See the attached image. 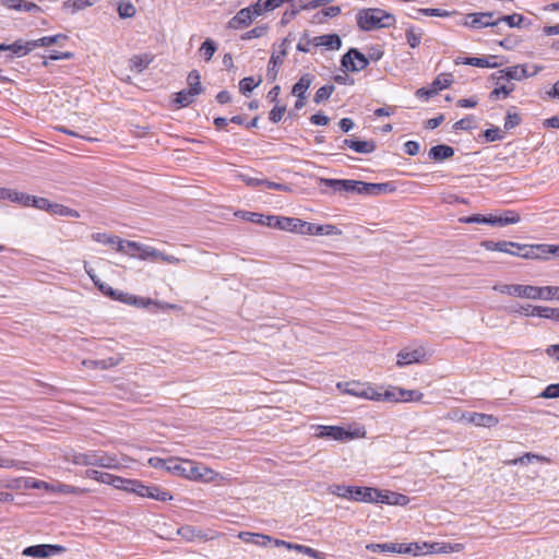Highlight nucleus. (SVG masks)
<instances>
[{
    "label": "nucleus",
    "mask_w": 559,
    "mask_h": 559,
    "mask_svg": "<svg viewBox=\"0 0 559 559\" xmlns=\"http://www.w3.org/2000/svg\"><path fill=\"white\" fill-rule=\"evenodd\" d=\"M429 158L436 162H442L454 155V148L447 144L435 145L429 150Z\"/></svg>",
    "instance_id": "5701e85b"
},
{
    "label": "nucleus",
    "mask_w": 559,
    "mask_h": 559,
    "mask_svg": "<svg viewBox=\"0 0 559 559\" xmlns=\"http://www.w3.org/2000/svg\"><path fill=\"white\" fill-rule=\"evenodd\" d=\"M52 202H50L47 198L44 197H35L29 194L28 206L35 207L37 210L50 212Z\"/></svg>",
    "instance_id": "ea45409f"
},
{
    "label": "nucleus",
    "mask_w": 559,
    "mask_h": 559,
    "mask_svg": "<svg viewBox=\"0 0 559 559\" xmlns=\"http://www.w3.org/2000/svg\"><path fill=\"white\" fill-rule=\"evenodd\" d=\"M66 461L81 466H100L114 468L118 465L115 456L108 455L103 451H87L84 453L72 452L66 454Z\"/></svg>",
    "instance_id": "7ed1b4c3"
},
{
    "label": "nucleus",
    "mask_w": 559,
    "mask_h": 559,
    "mask_svg": "<svg viewBox=\"0 0 559 559\" xmlns=\"http://www.w3.org/2000/svg\"><path fill=\"white\" fill-rule=\"evenodd\" d=\"M118 13L121 19L132 17L135 14V7L131 2L120 3Z\"/></svg>",
    "instance_id": "69168bd1"
},
{
    "label": "nucleus",
    "mask_w": 559,
    "mask_h": 559,
    "mask_svg": "<svg viewBox=\"0 0 559 559\" xmlns=\"http://www.w3.org/2000/svg\"><path fill=\"white\" fill-rule=\"evenodd\" d=\"M342 40L337 34H325L313 37V46L326 47L330 50H337L341 48Z\"/></svg>",
    "instance_id": "aec40b11"
},
{
    "label": "nucleus",
    "mask_w": 559,
    "mask_h": 559,
    "mask_svg": "<svg viewBox=\"0 0 559 559\" xmlns=\"http://www.w3.org/2000/svg\"><path fill=\"white\" fill-rule=\"evenodd\" d=\"M177 534L181 536L187 542H193L194 539H201V540H209L212 539V536H209V534L204 533L201 530H197L193 526L185 525L177 530Z\"/></svg>",
    "instance_id": "412c9836"
},
{
    "label": "nucleus",
    "mask_w": 559,
    "mask_h": 559,
    "mask_svg": "<svg viewBox=\"0 0 559 559\" xmlns=\"http://www.w3.org/2000/svg\"><path fill=\"white\" fill-rule=\"evenodd\" d=\"M266 32H267V26L259 25V26H255L254 28L246 32L245 34H242L241 39L249 40L252 38H259V37L264 36L266 34Z\"/></svg>",
    "instance_id": "bf43d9fd"
},
{
    "label": "nucleus",
    "mask_w": 559,
    "mask_h": 559,
    "mask_svg": "<svg viewBox=\"0 0 559 559\" xmlns=\"http://www.w3.org/2000/svg\"><path fill=\"white\" fill-rule=\"evenodd\" d=\"M395 22L393 14L379 8L361 9L356 14L357 26L365 32L390 28L395 25Z\"/></svg>",
    "instance_id": "f03ea898"
},
{
    "label": "nucleus",
    "mask_w": 559,
    "mask_h": 559,
    "mask_svg": "<svg viewBox=\"0 0 559 559\" xmlns=\"http://www.w3.org/2000/svg\"><path fill=\"white\" fill-rule=\"evenodd\" d=\"M399 391L400 388H393L391 390H385L383 393L378 392L379 399H373V401L400 402Z\"/></svg>",
    "instance_id": "052dcab7"
},
{
    "label": "nucleus",
    "mask_w": 559,
    "mask_h": 559,
    "mask_svg": "<svg viewBox=\"0 0 559 559\" xmlns=\"http://www.w3.org/2000/svg\"><path fill=\"white\" fill-rule=\"evenodd\" d=\"M531 313L538 314L539 318L551 319L559 322V308L538 307L537 309H533Z\"/></svg>",
    "instance_id": "58836bf2"
},
{
    "label": "nucleus",
    "mask_w": 559,
    "mask_h": 559,
    "mask_svg": "<svg viewBox=\"0 0 559 559\" xmlns=\"http://www.w3.org/2000/svg\"><path fill=\"white\" fill-rule=\"evenodd\" d=\"M143 243L132 241V240H118L117 250L122 253L130 254L134 257L136 252L138 254L141 252Z\"/></svg>",
    "instance_id": "f704fd0d"
},
{
    "label": "nucleus",
    "mask_w": 559,
    "mask_h": 559,
    "mask_svg": "<svg viewBox=\"0 0 559 559\" xmlns=\"http://www.w3.org/2000/svg\"><path fill=\"white\" fill-rule=\"evenodd\" d=\"M378 499L376 502L394 504V506H405L408 503L409 499L407 496L389 491V490H379L378 489Z\"/></svg>",
    "instance_id": "a211bd4d"
},
{
    "label": "nucleus",
    "mask_w": 559,
    "mask_h": 559,
    "mask_svg": "<svg viewBox=\"0 0 559 559\" xmlns=\"http://www.w3.org/2000/svg\"><path fill=\"white\" fill-rule=\"evenodd\" d=\"M341 66L350 72L361 71L369 66V58L357 48H350L342 56Z\"/></svg>",
    "instance_id": "423d86ee"
},
{
    "label": "nucleus",
    "mask_w": 559,
    "mask_h": 559,
    "mask_svg": "<svg viewBox=\"0 0 559 559\" xmlns=\"http://www.w3.org/2000/svg\"><path fill=\"white\" fill-rule=\"evenodd\" d=\"M199 94L192 92L190 88L182 90L175 94L174 104L179 107H187L195 100Z\"/></svg>",
    "instance_id": "c85d7f7f"
},
{
    "label": "nucleus",
    "mask_w": 559,
    "mask_h": 559,
    "mask_svg": "<svg viewBox=\"0 0 559 559\" xmlns=\"http://www.w3.org/2000/svg\"><path fill=\"white\" fill-rule=\"evenodd\" d=\"M501 78L520 81L528 76L526 67L523 64L512 66L500 71Z\"/></svg>",
    "instance_id": "bb28decb"
},
{
    "label": "nucleus",
    "mask_w": 559,
    "mask_h": 559,
    "mask_svg": "<svg viewBox=\"0 0 559 559\" xmlns=\"http://www.w3.org/2000/svg\"><path fill=\"white\" fill-rule=\"evenodd\" d=\"M349 147L359 154H370L376 151L377 145L373 140L365 141V140H353V139H344L342 141V145L340 148Z\"/></svg>",
    "instance_id": "ddd939ff"
},
{
    "label": "nucleus",
    "mask_w": 559,
    "mask_h": 559,
    "mask_svg": "<svg viewBox=\"0 0 559 559\" xmlns=\"http://www.w3.org/2000/svg\"><path fill=\"white\" fill-rule=\"evenodd\" d=\"M521 122V117L516 112L508 111L504 120V129L511 130L519 126Z\"/></svg>",
    "instance_id": "338daca9"
},
{
    "label": "nucleus",
    "mask_w": 559,
    "mask_h": 559,
    "mask_svg": "<svg viewBox=\"0 0 559 559\" xmlns=\"http://www.w3.org/2000/svg\"><path fill=\"white\" fill-rule=\"evenodd\" d=\"M424 397V394L417 390H405L401 389L399 391L400 402H419Z\"/></svg>",
    "instance_id": "37998d69"
},
{
    "label": "nucleus",
    "mask_w": 559,
    "mask_h": 559,
    "mask_svg": "<svg viewBox=\"0 0 559 559\" xmlns=\"http://www.w3.org/2000/svg\"><path fill=\"white\" fill-rule=\"evenodd\" d=\"M360 436L361 435L359 433L358 430L352 432V431L346 430L345 428L340 427V426L319 425L317 427V432H316L317 438H321V439L328 438V439H332V440H336V441L352 440V439L360 437Z\"/></svg>",
    "instance_id": "39448f33"
},
{
    "label": "nucleus",
    "mask_w": 559,
    "mask_h": 559,
    "mask_svg": "<svg viewBox=\"0 0 559 559\" xmlns=\"http://www.w3.org/2000/svg\"><path fill=\"white\" fill-rule=\"evenodd\" d=\"M498 24L504 22L509 27H522L525 17L522 14L513 13L511 15H503L497 19Z\"/></svg>",
    "instance_id": "c03bdc74"
},
{
    "label": "nucleus",
    "mask_w": 559,
    "mask_h": 559,
    "mask_svg": "<svg viewBox=\"0 0 559 559\" xmlns=\"http://www.w3.org/2000/svg\"><path fill=\"white\" fill-rule=\"evenodd\" d=\"M260 83L261 79L255 82L252 76H247L239 82V90L242 94L247 95L248 93H251Z\"/></svg>",
    "instance_id": "4d7b16f0"
},
{
    "label": "nucleus",
    "mask_w": 559,
    "mask_h": 559,
    "mask_svg": "<svg viewBox=\"0 0 559 559\" xmlns=\"http://www.w3.org/2000/svg\"><path fill=\"white\" fill-rule=\"evenodd\" d=\"M493 289L500 294L535 300L537 296L536 293L538 292L537 286L520 284L498 285L495 286Z\"/></svg>",
    "instance_id": "0eeeda50"
},
{
    "label": "nucleus",
    "mask_w": 559,
    "mask_h": 559,
    "mask_svg": "<svg viewBox=\"0 0 559 559\" xmlns=\"http://www.w3.org/2000/svg\"><path fill=\"white\" fill-rule=\"evenodd\" d=\"M438 550L440 549L437 548V546H432L428 543H411L408 546L403 545L402 547V554H412L414 556L435 554Z\"/></svg>",
    "instance_id": "4be33fe9"
},
{
    "label": "nucleus",
    "mask_w": 559,
    "mask_h": 559,
    "mask_svg": "<svg viewBox=\"0 0 559 559\" xmlns=\"http://www.w3.org/2000/svg\"><path fill=\"white\" fill-rule=\"evenodd\" d=\"M186 467V474L185 477L189 479H202L204 477V474L200 472V467L194 465L192 461L185 460Z\"/></svg>",
    "instance_id": "864d4df0"
},
{
    "label": "nucleus",
    "mask_w": 559,
    "mask_h": 559,
    "mask_svg": "<svg viewBox=\"0 0 559 559\" xmlns=\"http://www.w3.org/2000/svg\"><path fill=\"white\" fill-rule=\"evenodd\" d=\"M239 538H241L246 543H251L259 546H266L273 540L272 537L269 535L248 532H241L239 534Z\"/></svg>",
    "instance_id": "7c9ffc66"
},
{
    "label": "nucleus",
    "mask_w": 559,
    "mask_h": 559,
    "mask_svg": "<svg viewBox=\"0 0 559 559\" xmlns=\"http://www.w3.org/2000/svg\"><path fill=\"white\" fill-rule=\"evenodd\" d=\"M216 50L215 43L211 39H206L200 48L201 53L203 55L206 61L211 60L214 52Z\"/></svg>",
    "instance_id": "e2e57ef3"
},
{
    "label": "nucleus",
    "mask_w": 559,
    "mask_h": 559,
    "mask_svg": "<svg viewBox=\"0 0 559 559\" xmlns=\"http://www.w3.org/2000/svg\"><path fill=\"white\" fill-rule=\"evenodd\" d=\"M388 191H391L389 182L371 183L361 181L360 194L379 195Z\"/></svg>",
    "instance_id": "393cba45"
},
{
    "label": "nucleus",
    "mask_w": 559,
    "mask_h": 559,
    "mask_svg": "<svg viewBox=\"0 0 559 559\" xmlns=\"http://www.w3.org/2000/svg\"><path fill=\"white\" fill-rule=\"evenodd\" d=\"M459 222L464 223V224H472V223L489 224V225L493 226L492 215L485 216L481 214H474L471 216L461 217V218H459Z\"/></svg>",
    "instance_id": "a18cd8bd"
},
{
    "label": "nucleus",
    "mask_w": 559,
    "mask_h": 559,
    "mask_svg": "<svg viewBox=\"0 0 559 559\" xmlns=\"http://www.w3.org/2000/svg\"><path fill=\"white\" fill-rule=\"evenodd\" d=\"M344 392L357 397H362L371 401H373V399H379L378 391L374 388H372L369 384H364L355 381L346 382Z\"/></svg>",
    "instance_id": "9d476101"
},
{
    "label": "nucleus",
    "mask_w": 559,
    "mask_h": 559,
    "mask_svg": "<svg viewBox=\"0 0 559 559\" xmlns=\"http://www.w3.org/2000/svg\"><path fill=\"white\" fill-rule=\"evenodd\" d=\"M64 551V547L60 545H48V544H41V545H34L28 546L23 550V555L26 557H34V558H48L51 556H56Z\"/></svg>",
    "instance_id": "6e6552de"
},
{
    "label": "nucleus",
    "mask_w": 559,
    "mask_h": 559,
    "mask_svg": "<svg viewBox=\"0 0 559 559\" xmlns=\"http://www.w3.org/2000/svg\"><path fill=\"white\" fill-rule=\"evenodd\" d=\"M425 356L426 350L421 346L415 349L404 348L397 354L396 365L399 367H404L411 364L419 362L425 358Z\"/></svg>",
    "instance_id": "f8f14e48"
},
{
    "label": "nucleus",
    "mask_w": 559,
    "mask_h": 559,
    "mask_svg": "<svg viewBox=\"0 0 559 559\" xmlns=\"http://www.w3.org/2000/svg\"><path fill=\"white\" fill-rule=\"evenodd\" d=\"M186 467L187 465L185 464V461L179 462V460L175 457L168 459L167 472L175 475L185 476Z\"/></svg>",
    "instance_id": "3c124183"
},
{
    "label": "nucleus",
    "mask_w": 559,
    "mask_h": 559,
    "mask_svg": "<svg viewBox=\"0 0 559 559\" xmlns=\"http://www.w3.org/2000/svg\"><path fill=\"white\" fill-rule=\"evenodd\" d=\"M536 300H558L559 301V286H537Z\"/></svg>",
    "instance_id": "473e14b6"
},
{
    "label": "nucleus",
    "mask_w": 559,
    "mask_h": 559,
    "mask_svg": "<svg viewBox=\"0 0 559 559\" xmlns=\"http://www.w3.org/2000/svg\"><path fill=\"white\" fill-rule=\"evenodd\" d=\"M405 35L409 47L416 48L420 45L423 33H416L414 26L407 27Z\"/></svg>",
    "instance_id": "6e6d98bb"
},
{
    "label": "nucleus",
    "mask_w": 559,
    "mask_h": 559,
    "mask_svg": "<svg viewBox=\"0 0 559 559\" xmlns=\"http://www.w3.org/2000/svg\"><path fill=\"white\" fill-rule=\"evenodd\" d=\"M453 80H452V75L451 74H447V73H443V74H440L438 75L432 84H431V87L433 88V91L436 92V94L438 93V91H441L443 88H447L449 87L451 84H452Z\"/></svg>",
    "instance_id": "49530a36"
},
{
    "label": "nucleus",
    "mask_w": 559,
    "mask_h": 559,
    "mask_svg": "<svg viewBox=\"0 0 559 559\" xmlns=\"http://www.w3.org/2000/svg\"><path fill=\"white\" fill-rule=\"evenodd\" d=\"M148 486L143 485L141 481L135 479H124L123 486L121 489L133 492L140 497H146L148 491Z\"/></svg>",
    "instance_id": "2f4dec72"
},
{
    "label": "nucleus",
    "mask_w": 559,
    "mask_h": 559,
    "mask_svg": "<svg viewBox=\"0 0 559 559\" xmlns=\"http://www.w3.org/2000/svg\"><path fill=\"white\" fill-rule=\"evenodd\" d=\"M513 90H514V85H510V86L502 85L500 87H496L495 90H492L490 92L489 98L492 100H497L500 98L501 95L503 97H507L513 92Z\"/></svg>",
    "instance_id": "680f3d73"
},
{
    "label": "nucleus",
    "mask_w": 559,
    "mask_h": 559,
    "mask_svg": "<svg viewBox=\"0 0 559 559\" xmlns=\"http://www.w3.org/2000/svg\"><path fill=\"white\" fill-rule=\"evenodd\" d=\"M403 544L384 543V544H369L366 546L368 550L373 552H399L402 554Z\"/></svg>",
    "instance_id": "72a5a7b5"
},
{
    "label": "nucleus",
    "mask_w": 559,
    "mask_h": 559,
    "mask_svg": "<svg viewBox=\"0 0 559 559\" xmlns=\"http://www.w3.org/2000/svg\"><path fill=\"white\" fill-rule=\"evenodd\" d=\"M289 43L288 38H284L280 45V50L277 53L273 52L269 66L266 76L269 80L274 81L277 76V67L283 63L285 56L287 55V45Z\"/></svg>",
    "instance_id": "9b49d317"
},
{
    "label": "nucleus",
    "mask_w": 559,
    "mask_h": 559,
    "mask_svg": "<svg viewBox=\"0 0 559 559\" xmlns=\"http://www.w3.org/2000/svg\"><path fill=\"white\" fill-rule=\"evenodd\" d=\"M335 91V86L333 84H326L322 87H320L313 97V102L316 104H321L322 102L326 100Z\"/></svg>",
    "instance_id": "8fccbe9b"
},
{
    "label": "nucleus",
    "mask_w": 559,
    "mask_h": 559,
    "mask_svg": "<svg viewBox=\"0 0 559 559\" xmlns=\"http://www.w3.org/2000/svg\"><path fill=\"white\" fill-rule=\"evenodd\" d=\"M543 399H558L559 397V383L549 384L546 389L539 394Z\"/></svg>",
    "instance_id": "774afa93"
},
{
    "label": "nucleus",
    "mask_w": 559,
    "mask_h": 559,
    "mask_svg": "<svg viewBox=\"0 0 559 559\" xmlns=\"http://www.w3.org/2000/svg\"><path fill=\"white\" fill-rule=\"evenodd\" d=\"M246 218L252 223H257L280 230H283L284 228H290L289 226L292 224V217L277 215H262L253 212H248Z\"/></svg>",
    "instance_id": "20e7f679"
},
{
    "label": "nucleus",
    "mask_w": 559,
    "mask_h": 559,
    "mask_svg": "<svg viewBox=\"0 0 559 559\" xmlns=\"http://www.w3.org/2000/svg\"><path fill=\"white\" fill-rule=\"evenodd\" d=\"M67 38H68L67 35L58 34V35H53V36H44L37 40H33V43L37 44L36 45V48H37V47L50 46L52 44H58L60 39H67Z\"/></svg>",
    "instance_id": "13d9d810"
},
{
    "label": "nucleus",
    "mask_w": 559,
    "mask_h": 559,
    "mask_svg": "<svg viewBox=\"0 0 559 559\" xmlns=\"http://www.w3.org/2000/svg\"><path fill=\"white\" fill-rule=\"evenodd\" d=\"M254 19V13H252V10L250 7L243 8L240 11L237 12L235 16H233L228 23L227 27L230 29H240L243 27H247L251 24V22Z\"/></svg>",
    "instance_id": "4468645a"
},
{
    "label": "nucleus",
    "mask_w": 559,
    "mask_h": 559,
    "mask_svg": "<svg viewBox=\"0 0 559 559\" xmlns=\"http://www.w3.org/2000/svg\"><path fill=\"white\" fill-rule=\"evenodd\" d=\"M350 500L359 502H376L378 489L372 487L352 486Z\"/></svg>",
    "instance_id": "dca6fc26"
},
{
    "label": "nucleus",
    "mask_w": 559,
    "mask_h": 559,
    "mask_svg": "<svg viewBox=\"0 0 559 559\" xmlns=\"http://www.w3.org/2000/svg\"><path fill=\"white\" fill-rule=\"evenodd\" d=\"M36 45L37 44L33 43V40L23 41L20 39L15 40L13 44L10 45L4 43L0 44V51L10 50L12 51L13 55L22 57L34 50L36 48Z\"/></svg>",
    "instance_id": "2eb2a0df"
},
{
    "label": "nucleus",
    "mask_w": 559,
    "mask_h": 559,
    "mask_svg": "<svg viewBox=\"0 0 559 559\" xmlns=\"http://www.w3.org/2000/svg\"><path fill=\"white\" fill-rule=\"evenodd\" d=\"M147 498H152L158 501H167L173 497L169 492L160 490L157 486H148Z\"/></svg>",
    "instance_id": "5fc2aeb1"
},
{
    "label": "nucleus",
    "mask_w": 559,
    "mask_h": 559,
    "mask_svg": "<svg viewBox=\"0 0 559 559\" xmlns=\"http://www.w3.org/2000/svg\"><path fill=\"white\" fill-rule=\"evenodd\" d=\"M320 183L332 188L336 192H343L344 179L320 178Z\"/></svg>",
    "instance_id": "0e129e2a"
},
{
    "label": "nucleus",
    "mask_w": 559,
    "mask_h": 559,
    "mask_svg": "<svg viewBox=\"0 0 559 559\" xmlns=\"http://www.w3.org/2000/svg\"><path fill=\"white\" fill-rule=\"evenodd\" d=\"M153 59L154 57L150 53L134 55L129 60V67L132 71L141 73L152 63Z\"/></svg>",
    "instance_id": "b1692460"
},
{
    "label": "nucleus",
    "mask_w": 559,
    "mask_h": 559,
    "mask_svg": "<svg viewBox=\"0 0 559 559\" xmlns=\"http://www.w3.org/2000/svg\"><path fill=\"white\" fill-rule=\"evenodd\" d=\"M493 12L469 13L465 16L464 25L476 29L488 26H498V21L493 20Z\"/></svg>",
    "instance_id": "1a4fd4ad"
},
{
    "label": "nucleus",
    "mask_w": 559,
    "mask_h": 559,
    "mask_svg": "<svg viewBox=\"0 0 559 559\" xmlns=\"http://www.w3.org/2000/svg\"><path fill=\"white\" fill-rule=\"evenodd\" d=\"M492 219L493 226H507L519 223L521 217L516 212L508 210L504 211L500 216L492 215Z\"/></svg>",
    "instance_id": "c756f323"
},
{
    "label": "nucleus",
    "mask_w": 559,
    "mask_h": 559,
    "mask_svg": "<svg viewBox=\"0 0 559 559\" xmlns=\"http://www.w3.org/2000/svg\"><path fill=\"white\" fill-rule=\"evenodd\" d=\"M468 420L475 426L479 427H493L499 420L493 415L483 414V413H472L468 417Z\"/></svg>",
    "instance_id": "a878e982"
},
{
    "label": "nucleus",
    "mask_w": 559,
    "mask_h": 559,
    "mask_svg": "<svg viewBox=\"0 0 559 559\" xmlns=\"http://www.w3.org/2000/svg\"><path fill=\"white\" fill-rule=\"evenodd\" d=\"M497 57L496 56H488L486 58H478V57H465V58H457L455 60L456 64H468L473 67L478 68H498L500 63L493 61Z\"/></svg>",
    "instance_id": "f3484780"
},
{
    "label": "nucleus",
    "mask_w": 559,
    "mask_h": 559,
    "mask_svg": "<svg viewBox=\"0 0 559 559\" xmlns=\"http://www.w3.org/2000/svg\"><path fill=\"white\" fill-rule=\"evenodd\" d=\"M314 76L310 73L304 74L298 82H296L293 86L292 93L293 95L302 98L305 96L307 90L313 82Z\"/></svg>",
    "instance_id": "cd10ccee"
},
{
    "label": "nucleus",
    "mask_w": 559,
    "mask_h": 559,
    "mask_svg": "<svg viewBox=\"0 0 559 559\" xmlns=\"http://www.w3.org/2000/svg\"><path fill=\"white\" fill-rule=\"evenodd\" d=\"M160 252L162 251L151 246L143 245L141 252L138 254V258L141 260H151L153 262H157L159 261Z\"/></svg>",
    "instance_id": "79ce46f5"
},
{
    "label": "nucleus",
    "mask_w": 559,
    "mask_h": 559,
    "mask_svg": "<svg viewBox=\"0 0 559 559\" xmlns=\"http://www.w3.org/2000/svg\"><path fill=\"white\" fill-rule=\"evenodd\" d=\"M290 226L296 227V224L304 227L301 230V235H317L318 234V224L305 222L300 218L292 217Z\"/></svg>",
    "instance_id": "a19ab883"
},
{
    "label": "nucleus",
    "mask_w": 559,
    "mask_h": 559,
    "mask_svg": "<svg viewBox=\"0 0 559 559\" xmlns=\"http://www.w3.org/2000/svg\"><path fill=\"white\" fill-rule=\"evenodd\" d=\"M187 83L189 88L197 93L202 94L204 92V87L201 84V75L198 70H192L187 76Z\"/></svg>",
    "instance_id": "4c0bfd02"
},
{
    "label": "nucleus",
    "mask_w": 559,
    "mask_h": 559,
    "mask_svg": "<svg viewBox=\"0 0 559 559\" xmlns=\"http://www.w3.org/2000/svg\"><path fill=\"white\" fill-rule=\"evenodd\" d=\"M328 490L334 496L350 500L352 486L333 484L329 486Z\"/></svg>",
    "instance_id": "09e8293b"
},
{
    "label": "nucleus",
    "mask_w": 559,
    "mask_h": 559,
    "mask_svg": "<svg viewBox=\"0 0 559 559\" xmlns=\"http://www.w3.org/2000/svg\"><path fill=\"white\" fill-rule=\"evenodd\" d=\"M483 247L488 251H499L509 253L511 255L522 257L524 259H542L551 254V252H558L559 247L550 245H521L513 241H484Z\"/></svg>",
    "instance_id": "f257e3e1"
},
{
    "label": "nucleus",
    "mask_w": 559,
    "mask_h": 559,
    "mask_svg": "<svg viewBox=\"0 0 559 559\" xmlns=\"http://www.w3.org/2000/svg\"><path fill=\"white\" fill-rule=\"evenodd\" d=\"M0 200H9L11 202L19 203L22 206L28 207L29 194L9 188H0Z\"/></svg>",
    "instance_id": "6ab92c4d"
},
{
    "label": "nucleus",
    "mask_w": 559,
    "mask_h": 559,
    "mask_svg": "<svg viewBox=\"0 0 559 559\" xmlns=\"http://www.w3.org/2000/svg\"><path fill=\"white\" fill-rule=\"evenodd\" d=\"M49 214L74 218L81 217V214L76 210L59 203H52Z\"/></svg>",
    "instance_id": "c9c22d12"
},
{
    "label": "nucleus",
    "mask_w": 559,
    "mask_h": 559,
    "mask_svg": "<svg viewBox=\"0 0 559 559\" xmlns=\"http://www.w3.org/2000/svg\"><path fill=\"white\" fill-rule=\"evenodd\" d=\"M98 481L103 483V484H109L116 488L121 489L123 486V483H124V478L119 477V476H114L109 473L100 472Z\"/></svg>",
    "instance_id": "603ef678"
},
{
    "label": "nucleus",
    "mask_w": 559,
    "mask_h": 559,
    "mask_svg": "<svg viewBox=\"0 0 559 559\" xmlns=\"http://www.w3.org/2000/svg\"><path fill=\"white\" fill-rule=\"evenodd\" d=\"M97 0H67L63 2V9L71 13H75L87 7L93 5Z\"/></svg>",
    "instance_id": "e433bc0d"
},
{
    "label": "nucleus",
    "mask_w": 559,
    "mask_h": 559,
    "mask_svg": "<svg viewBox=\"0 0 559 559\" xmlns=\"http://www.w3.org/2000/svg\"><path fill=\"white\" fill-rule=\"evenodd\" d=\"M123 302L134 306V307H138V308H146L153 304L158 305L157 301H153L151 298H143V297H138V296H133V295H129V297H127V299H123Z\"/></svg>",
    "instance_id": "de8ad7c7"
}]
</instances>
